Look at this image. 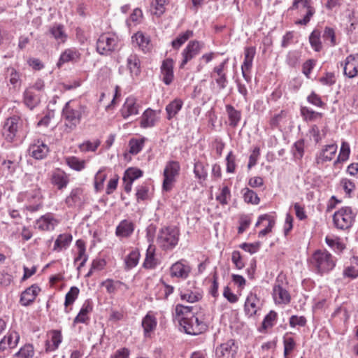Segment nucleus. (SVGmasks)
<instances>
[{"mask_svg":"<svg viewBox=\"0 0 358 358\" xmlns=\"http://www.w3.org/2000/svg\"><path fill=\"white\" fill-rule=\"evenodd\" d=\"M179 234L175 227H163L158 233L157 243L164 250H172L178 243Z\"/></svg>","mask_w":358,"mask_h":358,"instance_id":"obj_1","label":"nucleus"},{"mask_svg":"<svg viewBox=\"0 0 358 358\" xmlns=\"http://www.w3.org/2000/svg\"><path fill=\"white\" fill-rule=\"evenodd\" d=\"M311 263L320 273L331 271L335 266L332 255L327 251L320 250L313 255Z\"/></svg>","mask_w":358,"mask_h":358,"instance_id":"obj_2","label":"nucleus"},{"mask_svg":"<svg viewBox=\"0 0 358 358\" xmlns=\"http://www.w3.org/2000/svg\"><path fill=\"white\" fill-rule=\"evenodd\" d=\"M355 214L348 206L343 207L336 211L333 215L334 226L338 229H348L355 221Z\"/></svg>","mask_w":358,"mask_h":358,"instance_id":"obj_3","label":"nucleus"},{"mask_svg":"<svg viewBox=\"0 0 358 358\" xmlns=\"http://www.w3.org/2000/svg\"><path fill=\"white\" fill-rule=\"evenodd\" d=\"M22 120L19 117H10L6 119L3 124L2 135L8 142H13L22 129Z\"/></svg>","mask_w":358,"mask_h":358,"instance_id":"obj_4","label":"nucleus"},{"mask_svg":"<svg viewBox=\"0 0 358 358\" xmlns=\"http://www.w3.org/2000/svg\"><path fill=\"white\" fill-rule=\"evenodd\" d=\"M62 115L67 122L65 125L69 129L68 132L76 128L80 123L82 117V110L80 106L73 108L71 102H67L62 110Z\"/></svg>","mask_w":358,"mask_h":358,"instance_id":"obj_5","label":"nucleus"},{"mask_svg":"<svg viewBox=\"0 0 358 358\" xmlns=\"http://www.w3.org/2000/svg\"><path fill=\"white\" fill-rule=\"evenodd\" d=\"M180 169V166L178 162L170 161L167 163L164 170V190L169 191L172 188V185L176 180V177L178 176Z\"/></svg>","mask_w":358,"mask_h":358,"instance_id":"obj_6","label":"nucleus"},{"mask_svg":"<svg viewBox=\"0 0 358 358\" xmlns=\"http://www.w3.org/2000/svg\"><path fill=\"white\" fill-rule=\"evenodd\" d=\"M117 45V39L109 34H101L96 42V50L101 55H108Z\"/></svg>","mask_w":358,"mask_h":358,"instance_id":"obj_7","label":"nucleus"},{"mask_svg":"<svg viewBox=\"0 0 358 358\" xmlns=\"http://www.w3.org/2000/svg\"><path fill=\"white\" fill-rule=\"evenodd\" d=\"M306 9V14L301 20L295 22L296 24L306 25L310 20L311 17L315 13V9L313 8L309 0H294L291 9Z\"/></svg>","mask_w":358,"mask_h":358,"instance_id":"obj_8","label":"nucleus"},{"mask_svg":"<svg viewBox=\"0 0 358 358\" xmlns=\"http://www.w3.org/2000/svg\"><path fill=\"white\" fill-rule=\"evenodd\" d=\"M237 349L235 341L229 340L217 347L215 353L218 358H234Z\"/></svg>","mask_w":358,"mask_h":358,"instance_id":"obj_9","label":"nucleus"},{"mask_svg":"<svg viewBox=\"0 0 358 358\" xmlns=\"http://www.w3.org/2000/svg\"><path fill=\"white\" fill-rule=\"evenodd\" d=\"M227 60H224L220 65L214 67L210 73V77L215 80L220 90L224 89L228 83L227 75L224 72Z\"/></svg>","mask_w":358,"mask_h":358,"instance_id":"obj_10","label":"nucleus"},{"mask_svg":"<svg viewBox=\"0 0 358 358\" xmlns=\"http://www.w3.org/2000/svg\"><path fill=\"white\" fill-rule=\"evenodd\" d=\"M201 48L200 43L197 41H192L189 43L186 48L183 50V59L180 64V68L184 66L196 55H198Z\"/></svg>","mask_w":358,"mask_h":358,"instance_id":"obj_11","label":"nucleus"},{"mask_svg":"<svg viewBox=\"0 0 358 358\" xmlns=\"http://www.w3.org/2000/svg\"><path fill=\"white\" fill-rule=\"evenodd\" d=\"M344 74L352 78L358 74V54L349 55L344 65Z\"/></svg>","mask_w":358,"mask_h":358,"instance_id":"obj_12","label":"nucleus"},{"mask_svg":"<svg viewBox=\"0 0 358 358\" xmlns=\"http://www.w3.org/2000/svg\"><path fill=\"white\" fill-rule=\"evenodd\" d=\"M191 268L187 264H184L182 261L174 263L170 268L171 277H177L185 279L189 276Z\"/></svg>","mask_w":358,"mask_h":358,"instance_id":"obj_13","label":"nucleus"},{"mask_svg":"<svg viewBox=\"0 0 358 358\" xmlns=\"http://www.w3.org/2000/svg\"><path fill=\"white\" fill-rule=\"evenodd\" d=\"M173 61L171 59H166L163 61L161 66V73L163 82L169 85L173 80Z\"/></svg>","mask_w":358,"mask_h":358,"instance_id":"obj_14","label":"nucleus"},{"mask_svg":"<svg viewBox=\"0 0 358 358\" xmlns=\"http://www.w3.org/2000/svg\"><path fill=\"white\" fill-rule=\"evenodd\" d=\"M180 325L184 329L186 334L197 335L201 334L200 324H196L192 320V315L189 317H183L179 319Z\"/></svg>","mask_w":358,"mask_h":358,"instance_id":"obj_15","label":"nucleus"},{"mask_svg":"<svg viewBox=\"0 0 358 358\" xmlns=\"http://www.w3.org/2000/svg\"><path fill=\"white\" fill-rule=\"evenodd\" d=\"M40 290L39 287L36 285H32L26 289L21 294V304L24 306L30 305L34 302Z\"/></svg>","mask_w":358,"mask_h":358,"instance_id":"obj_16","label":"nucleus"},{"mask_svg":"<svg viewBox=\"0 0 358 358\" xmlns=\"http://www.w3.org/2000/svg\"><path fill=\"white\" fill-rule=\"evenodd\" d=\"M255 54V49L253 47L246 48L245 50V59L241 66L242 74L244 78L249 81L250 77L248 76L247 72L249 71L252 67V60Z\"/></svg>","mask_w":358,"mask_h":358,"instance_id":"obj_17","label":"nucleus"},{"mask_svg":"<svg viewBox=\"0 0 358 358\" xmlns=\"http://www.w3.org/2000/svg\"><path fill=\"white\" fill-rule=\"evenodd\" d=\"M273 296L274 301L277 303H288L291 297L289 292L280 285L275 284L273 289Z\"/></svg>","mask_w":358,"mask_h":358,"instance_id":"obj_18","label":"nucleus"},{"mask_svg":"<svg viewBox=\"0 0 358 358\" xmlns=\"http://www.w3.org/2000/svg\"><path fill=\"white\" fill-rule=\"evenodd\" d=\"M29 152L31 156L36 159H42L45 158L49 152V148L47 145L43 142L33 144L30 145Z\"/></svg>","mask_w":358,"mask_h":358,"instance_id":"obj_19","label":"nucleus"},{"mask_svg":"<svg viewBox=\"0 0 358 358\" xmlns=\"http://www.w3.org/2000/svg\"><path fill=\"white\" fill-rule=\"evenodd\" d=\"M259 299L257 294L250 293L245 303V312L249 317L255 315L259 308Z\"/></svg>","mask_w":358,"mask_h":358,"instance_id":"obj_20","label":"nucleus"},{"mask_svg":"<svg viewBox=\"0 0 358 358\" xmlns=\"http://www.w3.org/2000/svg\"><path fill=\"white\" fill-rule=\"evenodd\" d=\"M24 103L32 110L41 103V96L31 89L27 88L23 94Z\"/></svg>","mask_w":358,"mask_h":358,"instance_id":"obj_21","label":"nucleus"},{"mask_svg":"<svg viewBox=\"0 0 358 358\" xmlns=\"http://www.w3.org/2000/svg\"><path fill=\"white\" fill-rule=\"evenodd\" d=\"M138 113V106L134 97H128L122 109V115L124 118Z\"/></svg>","mask_w":358,"mask_h":358,"instance_id":"obj_22","label":"nucleus"},{"mask_svg":"<svg viewBox=\"0 0 358 358\" xmlns=\"http://www.w3.org/2000/svg\"><path fill=\"white\" fill-rule=\"evenodd\" d=\"M134 230V224L127 220H122L116 228V235L120 237L129 236Z\"/></svg>","mask_w":358,"mask_h":358,"instance_id":"obj_23","label":"nucleus"},{"mask_svg":"<svg viewBox=\"0 0 358 358\" xmlns=\"http://www.w3.org/2000/svg\"><path fill=\"white\" fill-rule=\"evenodd\" d=\"M56 221L49 215L42 216L36 222V228L41 231H49L54 229Z\"/></svg>","mask_w":358,"mask_h":358,"instance_id":"obj_24","label":"nucleus"},{"mask_svg":"<svg viewBox=\"0 0 358 358\" xmlns=\"http://www.w3.org/2000/svg\"><path fill=\"white\" fill-rule=\"evenodd\" d=\"M133 43L142 49L145 52H150L151 50V45L150 44V38L145 36L142 32H137L132 36Z\"/></svg>","mask_w":358,"mask_h":358,"instance_id":"obj_25","label":"nucleus"},{"mask_svg":"<svg viewBox=\"0 0 358 358\" xmlns=\"http://www.w3.org/2000/svg\"><path fill=\"white\" fill-rule=\"evenodd\" d=\"M80 54L74 49H67L62 53L57 66L69 62H76L80 59Z\"/></svg>","mask_w":358,"mask_h":358,"instance_id":"obj_26","label":"nucleus"},{"mask_svg":"<svg viewBox=\"0 0 358 358\" xmlns=\"http://www.w3.org/2000/svg\"><path fill=\"white\" fill-rule=\"evenodd\" d=\"M156 120L157 116L155 111L148 108L142 115L141 126L143 128L153 127Z\"/></svg>","mask_w":358,"mask_h":358,"instance_id":"obj_27","label":"nucleus"},{"mask_svg":"<svg viewBox=\"0 0 358 358\" xmlns=\"http://www.w3.org/2000/svg\"><path fill=\"white\" fill-rule=\"evenodd\" d=\"M72 241V236L69 234H60L55 242L54 250L60 251L66 248Z\"/></svg>","mask_w":358,"mask_h":358,"instance_id":"obj_28","label":"nucleus"},{"mask_svg":"<svg viewBox=\"0 0 358 358\" xmlns=\"http://www.w3.org/2000/svg\"><path fill=\"white\" fill-rule=\"evenodd\" d=\"M155 248L153 245H150L146 252L145 259L143 266L146 268H153L157 264V260L155 257Z\"/></svg>","mask_w":358,"mask_h":358,"instance_id":"obj_29","label":"nucleus"},{"mask_svg":"<svg viewBox=\"0 0 358 358\" xmlns=\"http://www.w3.org/2000/svg\"><path fill=\"white\" fill-rule=\"evenodd\" d=\"M157 326L156 318L150 314H147L143 319L142 327L144 329L145 336H148L151 331H152Z\"/></svg>","mask_w":358,"mask_h":358,"instance_id":"obj_30","label":"nucleus"},{"mask_svg":"<svg viewBox=\"0 0 358 358\" xmlns=\"http://www.w3.org/2000/svg\"><path fill=\"white\" fill-rule=\"evenodd\" d=\"M226 110L229 116V125L232 127H236L241 120V112L236 110L231 105H227Z\"/></svg>","mask_w":358,"mask_h":358,"instance_id":"obj_31","label":"nucleus"},{"mask_svg":"<svg viewBox=\"0 0 358 358\" xmlns=\"http://www.w3.org/2000/svg\"><path fill=\"white\" fill-rule=\"evenodd\" d=\"M182 102L180 99H175L166 107V110L168 115V119L171 120L173 117L181 109Z\"/></svg>","mask_w":358,"mask_h":358,"instance_id":"obj_32","label":"nucleus"},{"mask_svg":"<svg viewBox=\"0 0 358 358\" xmlns=\"http://www.w3.org/2000/svg\"><path fill=\"white\" fill-rule=\"evenodd\" d=\"M127 67L132 75L138 76L140 73V62L136 55H131L127 58Z\"/></svg>","mask_w":358,"mask_h":358,"instance_id":"obj_33","label":"nucleus"},{"mask_svg":"<svg viewBox=\"0 0 358 358\" xmlns=\"http://www.w3.org/2000/svg\"><path fill=\"white\" fill-rule=\"evenodd\" d=\"M50 33L59 42L63 43L66 38V35L64 31V26L57 24L50 29Z\"/></svg>","mask_w":358,"mask_h":358,"instance_id":"obj_34","label":"nucleus"},{"mask_svg":"<svg viewBox=\"0 0 358 358\" xmlns=\"http://www.w3.org/2000/svg\"><path fill=\"white\" fill-rule=\"evenodd\" d=\"M62 341V336L59 331H53L52 332L51 342L52 343L50 345V341H46V351H52L57 349Z\"/></svg>","mask_w":358,"mask_h":358,"instance_id":"obj_35","label":"nucleus"},{"mask_svg":"<svg viewBox=\"0 0 358 358\" xmlns=\"http://www.w3.org/2000/svg\"><path fill=\"white\" fill-rule=\"evenodd\" d=\"M193 36V31L190 30L186 31L185 33L179 35L176 39L172 41V46L175 49L179 48L185 43L190 37Z\"/></svg>","mask_w":358,"mask_h":358,"instance_id":"obj_36","label":"nucleus"},{"mask_svg":"<svg viewBox=\"0 0 358 358\" xmlns=\"http://www.w3.org/2000/svg\"><path fill=\"white\" fill-rule=\"evenodd\" d=\"M145 138L132 139L129 141V152L132 155L138 154L143 148Z\"/></svg>","mask_w":358,"mask_h":358,"instance_id":"obj_37","label":"nucleus"},{"mask_svg":"<svg viewBox=\"0 0 358 358\" xmlns=\"http://www.w3.org/2000/svg\"><path fill=\"white\" fill-rule=\"evenodd\" d=\"M143 174L141 170L136 168H129L124 173L123 177L124 182H126L127 180H129L132 182L136 179L140 178Z\"/></svg>","mask_w":358,"mask_h":358,"instance_id":"obj_38","label":"nucleus"},{"mask_svg":"<svg viewBox=\"0 0 358 358\" xmlns=\"http://www.w3.org/2000/svg\"><path fill=\"white\" fill-rule=\"evenodd\" d=\"M81 191L78 189H73L71 194L66 199V203L69 206H73L81 201Z\"/></svg>","mask_w":358,"mask_h":358,"instance_id":"obj_39","label":"nucleus"},{"mask_svg":"<svg viewBox=\"0 0 358 358\" xmlns=\"http://www.w3.org/2000/svg\"><path fill=\"white\" fill-rule=\"evenodd\" d=\"M243 198L245 202L252 204H258L259 203V198L257 194L252 190L245 188L244 189Z\"/></svg>","mask_w":358,"mask_h":358,"instance_id":"obj_40","label":"nucleus"},{"mask_svg":"<svg viewBox=\"0 0 358 358\" xmlns=\"http://www.w3.org/2000/svg\"><path fill=\"white\" fill-rule=\"evenodd\" d=\"M79 289L77 287H71L69 292L66 294L64 306L66 307L72 304L79 294Z\"/></svg>","mask_w":358,"mask_h":358,"instance_id":"obj_41","label":"nucleus"},{"mask_svg":"<svg viewBox=\"0 0 358 358\" xmlns=\"http://www.w3.org/2000/svg\"><path fill=\"white\" fill-rule=\"evenodd\" d=\"M320 32L313 31L309 37V41L311 46L317 52L320 51L322 49V43L320 39Z\"/></svg>","mask_w":358,"mask_h":358,"instance_id":"obj_42","label":"nucleus"},{"mask_svg":"<svg viewBox=\"0 0 358 358\" xmlns=\"http://www.w3.org/2000/svg\"><path fill=\"white\" fill-rule=\"evenodd\" d=\"M139 253L137 251H132L125 259L126 266L128 269L136 266L138 262Z\"/></svg>","mask_w":358,"mask_h":358,"instance_id":"obj_43","label":"nucleus"},{"mask_svg":"<svg viewBox=\"0 0 358 358\" xmlns=\"http://www.w3.org/2000/svg\"><path fill=\"white\" fill-rule=\"evenodd\" d=\"M192 307L178 304L176 307V315L178 320L183 317H189L192 314Z\"/></svg>","mask_w":358,"mask_h":358,"instance_id":"obj_44","label":"nucleus"},{"mask_svg":"<svg viewBox=\"0 0 358 358\" xmlns=\"http://www.w3.org/2000/svg\"><path fill=\"white\" fill-rule=\"evenodd\" d=\"M296 343L292 337L284 338V357L288 358V355L293 351Z\"/></svg>","mask_w":358,"mask_h":358,"instance_id":"obj_45","label":"nucleus"},{"mask_svg":"<svg viewBox=\"0 0 358 358\" xmlns=\"http://www.w3.org/2000/svg\"><path fill=\"white\" fill-rule=\"evenodd\" d=\"M350 152V149L349 144L347 142H343L341 148L340 154L338 157L337 160L335 162V164H336L339 161H341V162L346 161L349 157Z\"/></svg>","mask_w":358,"mask_h":358,"instance_id":"obj_46","label":"nucleus"},{"mask_svg":"<svg viewBox=\"0 0 358 358\" xmlns=\"http://www.w3.org/2000/svg\"><path fill=\"white\" fill-rule=\"evenodd\" d=\"M52 183L57 185L59 189H62L66 186L67 179L66 177L62 173H55L52 178Z\"/></svg>","mask_w":358,"mask_h":358,"instance_id":"obj_47","label":"nucleus"},{"mask_svg":"<svg viewBox=\"0 0 358 358\" xmlns=\"http://www.w3.org/2000/svg\"><path fill=\"white\" fill-rule=\"evenodd\" d=\"M66 163L71 168H72L76 171H80L83 169H84V166H85V162L80 161L76 157H71L67 158Z\"/></svg>","mask_w":358,"mask_h":358,"instance_id":"obj_48","label":"nucleus"},{"mask_svg":"<svg viewBox=\"0 0 358 358\" xmlns=\"http://www.w3.org/2000/svg\"><path fill=\"white\" fill-rule=\"evenodd\" d=\"M337 150V146L334 144L329 145L322 150V157L324 160L330 161Z\"/></svg>","mask_w":358,"mask_h":358,"instance_id":"obj_49","label":"nucleus"},{"mask_svg":"<svg viewBox=\"0 0 358 358\" xmlns=\"http://www.w3.org/2000/svg\"><path fill=\"white\" fill-rule=\"evenodd\" d=\"M194 173L199 179L205 180L206 178L207 171L203 164L200 162H197L194 164Z\"/></svg>","mask_w":358,"mask_h":358,"instance_id":"obj_50","label":"nucleus"},{"mask_svg":"<svg viewBox=\"0 0 358 358\" xmlns=\"http://www.w3.org/2000/svg\"><path fill=\"white\" fill-rule=\"evenodd\" d=\"M16 355L20 358H31L34 355V348L31 345H25Z\"/></svg>","mask_w":358,"mask_h":358,"instance_id":"obj_51","label":"nucleus"},{"mask_svg":"<svg viewBox=\"0 0 358 358\" xmlns=\"http://www.w3.org/2000/svg\"><path fill=\"white\" fill-rule=\"evenodd\" d=\"M6 338V344L10 348H15L20 339V336L16 331H13L9 334Z\"/></svg>","mask_w":358,"mask_h":358,"instance_id":"obj_52","label":"nucleus"},{"mask_svg":"<svg viewBox=\"0 0 358 358\" xmlns=\"http://www.w3.org/2000/svg\"><path fill=\"white\" fill-rule=\"evenodd\" d=\"M100 145V141L97 140L94 143L90 141H86L85 143L80 145L79 148L81 151H95Z\"/></svg>","mask_w":358,"mask_h":358,"instance_id":"obj_53","label":"nucleus"},{"mask_svg":"<svg viewBox=\"0 0 358 358\" xmlns=\"http://www.w3.org/2000/svg\"><path fill=\"white\" fill-rule=\"evenodd\" d=\"M166 1V0H155V1L152 3V5L155 6V9L154 13L155 15L159 17L164 13V4Z\"/></svg>","mask_w":358,"mask_h":358,"instance_id":"obj_54","label":"nucleus"},{"mask_svg":"<svg viewBox=\"0 0 358 358\" xmlns=\"http://www.w3.org/2000/svg\"><path fill=\"white\" fill-rule=\"evenodd\" d=\"M343 275L345 278L355 279L358 277V268L352 266H348L343 270Z\"/></svg>","mask_w":358,"mask_h":358,"instance_id":"obj_55","label":"nucleus"},{"mask_svg":"<svg viewBox=\"0 0 358 358\" xmlns=\"http://www.w3.org/2000/svg\"><path fill=\"white\" fill-rule=\"evenodd\" d=\"M231 260L238 269H241L244 267V263L242 261L239 251H234L232 252Z\"/></svg>","mask_w":358,"mask_h":358,"instance_id":"obj_56","label":"nucleus"},{"mask_svg":"<svg viewBox=\"0 0 358 358\" xmlns=\"http://www.w3.org/2000/svg\"><path fill=\"white\" fill-rule=\"evenodd\" d=\"M323 38L324 39H329L331 41V45H334L336 44V36L334 30L330 27H326L323 34Z\"/></svg>","mask_w":358,"mask_h":358,"instance_id":"obj_57","label":"nucleus"},{"mask_svg":"<svg viewBox=\"0 0 358 358\" xmlns=\"http://www.w3.org/2000/svg\"><path fill=\"white\" fill-rule=\"evenodd\" d=\"M260 246L259 243H244L241 245V248L243 249L245 251H247L250 252V254L255 253L257 252Z\"/></svg>","mask_w":358,"mask_h":358,"instance_id":"obj_58","label":"nucleus"},{"mask_svg":"<svg viewBox=\"0 0 358 358\" xmlns=\"http://www.w3.org/2000/svg\"><path fill=\"white\" fill-rule=\"evenodd\" d=\"M306 320L304 317H298L296 315H293L289 319V324L291 327H296V325L304 326L306 324Z\"/></svg>","mask_w":358,"mask_h":358,"instance_id":"obj_59","label":"nucleus"},{"mask_svg":"<svg viewBox=\"0 0 358 358\" xmlns=\"http://www.w3.org/2000/svg\"><path fill=\"white\" fill-rule=\"evenodd\" d=\"M230 194V190L228 187L225 186L222 189V192L220 195L217 196L216 199L221 204H227V196Z\"/></svg>","mask_w":358,"mask_h":358,"instance_id":"obj_60","label":"nucleus"},{"mask_svg":"<svg viewBox=\"0 0 358 358\" xmlns=\"http://www.w3.org/2000/svg\"><path fill=\"white\" fill-rule=\"evenodd\" d=\"M326 243L329 247L334 249L336 248L339 251H342L344 249V245L342 243L329 237L326 238Z\"/></svg>","mask_w":358,"mask_h":358,"instance_id":"obj_61","label":"nucleus"},{"mask_svg":"<svg viewBox=\"0 0 358 358\" xmlns=\"http://www.w3.org/2000/svg\"><path fill=\"white\" fill-rule=\"evenodd\" d=\"M223 296L230 302L235 303L238 301V297L236 294L231 292L229 287H225L223 292Z\"/></svg>","mask_w":358,"mask_h":358,"instance_id":"obj_62","label":"nucleus"},{"mask_svg":"<svg viewBox=\"0 0 358 358\" xmlns=\"http://www.w3.org/2000/svg\"><path fill=\"white\" fill-rule=\"evenodd\" d=\"M259 155V149L258 148H255L252 153L250 156L249 163L248 165V168L250 169L252 166H254L257 161L258 157Z\"/></svg>","mask_w":358,"mask_h":358,"instance_id":"obj_63","label":"nucleus"},{"mask_svg":"<svg viewBox=\"0 0 358 358\" xmlns=\"http://www.w3.org/2000/svg\"><path fill=\"white\" fill-rule=\"evenodd\" d=\"M308 101L311 103L313 105H315L317 106H322L324 105V103L321 100L320 97L316 94L315 92H312L308 96Z\"/></svg>","mask_w":358,"mask_h":358,"instance_id":"obj_64","label":"nucleus"}]
</instances>
